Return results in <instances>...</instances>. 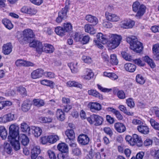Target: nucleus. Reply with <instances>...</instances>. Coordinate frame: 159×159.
I'll list each match as a JSON object with an SVG mask.
<instances>
[{
	"label": "nucleus",
	"mask_w": 159,
	"mask_h": 159,
	"mask_svg": "<svg viewBox=\"0 0 159 159\" xmlns=\"http://www.w3.org/2000/svg\"><path fill=\"white\" fill-rule=\"evenodd\" d=\"M110 62L113 65H117L118 63V61L117 58L116 56V55L115 54H113L111 55Z\"/></svg>",
	"instance_id": "obj_48"
},
{
	"label": "nucleus",
	"mask_w": 159,
	"mask_h": 159,
	"mask_svg": "<svg viewBox=\"0 0 159 159\" xmlns=\"http://www.w3.org/2000/svg\"><path fill=\"white\" fill-rule=\"evenodd\" d=\"M89 37L88 35L83 36L81 39V42L83 44H86L88 43L89 40Z\"/></svg>",
	"instance_id": "obj_56"
},
{
	"label": "nucleus",
	"mask_w": 159,
	"mask_h": 159,
	"mask_svg": "<svg viewBox=\"0 0 159 159\" xmlns=\"http://www.w3.org/2000/svg\"><path fill=\"white\" fill-rule=\"evenodd\" d=\"M30 47L36 48V52L39 54H41L42 52V44L39 41L34 40L31 42L29 44Z\"/></svg>",
	"instance_id": "obj_6"
},
{
	"label": "nucleus",
	"mask_w": 159,
	"mask_h": 159,
	"mask_svg": "<svg viewBox=\"0 0 159 159\" xmlns=\"http://www.w3.org/2000/svg\"><path fill=\"white\" fill-rule=\"evenodd\" d=\"M20 129L22 132L30 134V128L26 123L23 122L20 124Z\"/></svg>",
	"instance_id": "obj_24"
},
{
	"label": "nucleus",
	"mask_w": 159,
	"mask_h": 159,
	"mask_svg": "<svg viewBox=\"0 0 159 159\" xmlns=\"http://www.w3.org/2000/svg\"><path fill=\"white\" fill-rule=\"evenodd\" d=\"M55 31L57 34L61 36L65 35L66 33L64 28L60 26L56 28Z\"/></svg>",
	"instance_id": "obj_37"
},
{
	"label": "nucleus",
	"mask_w": 159,
	"mask_h": 159,
	"mask_svg": "<svg viewBox=\"0 0 159 159\" xmlns=\"http://www.w3.org/2000/svg\"><path fill=\"white\" fill-rule=\"evenodd\" d=\"M17 91L23 96H25L27 95V92L26 89L22 86H20L16 88Z\"/></svg>",
	"instance_id": "obj_46"
},
{
	"label": "nucleus",
	"mask_w": 159,
	"mask_h": 159,
	"mask_svg": "<svg viewBox=\"0 0 159 159\" xmlns=\"http://www.w3.org/2000/svg\"><path fill=\"white\" fill-rule=\"evenodd\" d=\"M109 45L112 49H115L117 47L122 40L120 35L117 34H111L109 36Z\"/></svg>",
	"instance_id": "obj_4"
},
{
	"label": "nucleus",
	"mask_w": 159,
	"mask_h": 159,
	"mask_svg": "<svg viewBox=\"0 0 159 159\" xmlns=\"http://www.w3.org/2000/svg\"><path fill=\"white\" fill-rule=\"evenodd\" d=\"M136 80L138 83L141 84H143L145 81L144 78L140 74H138L136 76Z\"/></svg>",
	"instance_id": "obj_44"
},
{
	"label": "nucleus",
	"mask_w": 159,
	"mask_h": 159,
	"mask_svg": "<svg viewBox=\"0 0 159 159\" xmlns=\"http://www.w3.org/2000/svg\"><path fill=\"white\" fill-rule=\"evenodd\" d=\"M42 52H44L46 53H52L54 51L53 47L51 45L48 43L42 44Z\"/></svg>",
	"instance_id": "obj_15"
},
{
	"label": "nucleus",
	"mask_w": 159,
	"mask_h": 159,
	"mask_svg": "<svg viewBox=\"0 0 159 159\" xmlns=\"http://www.w3.org/2000/svg\"><path fill=\"white\" fill-rule=\"evenodd\" d=\"M2 22L5 27L9 30H11L13 27V25L11 21L7 19H3Z\"/></svg>",
	"instance_id": "obj_34"
},
{
	"label": "nucleus",
	"mask_w": 159,
	"mask_h": 159,
	"mask_svg": "<svg viewBox=\"0 0 159 159\" xmlns=\"http://www.w3.org/2000/svg\"><path fill=\"white\" fill-rule=\"evenodd\" d=\"M23 35L25 38V40H26L29 38H33L34 34L32 30L30 29H26L23 31Z\"/></svg>",
	"instance_id": "obj_18"
},
{
	"label": "nucleus",
	"mask_w": 159,
	"mask_h": 159,
	"mask_svg": "<svg viewBox=\"0 0 159 159\" xmlns=\"http://www.w3.org/2000/svg\"><path fill=\"white\" fill-rule=\"evenodd\" d=\"M12 47L10 43L4 44L2 47V52L4 54L8 55L12 51Z\"/></svg>",
	"instance_id": "obj_17"
},
{
	"label": "nucleus",
	"mask_w": 159,
	"mask_h": 159,
	"mask_svg": "<svg viewBox=\"0 0 159 159\" xmlns=\"http://www.w3.org/2000/svg\"><path fill=\"white\" fill-rule=\"evenodd\" d=\"M132 8L133 11L137 12L135 16L139 18L143 15L146 9V7L144 5L140 4L139 2L137 1L133 3Z\"/></svg>",
	"instance_id": "obj_3"
},
{
	"label": "nucleus",
	"mask_w": 159,
	"mask_h": 159,
	"mask_svg": "<svg viewBox=\"0 0 159 159\" xmlns=\"http://www.w3.org/2000/svg\"><path fill=\"white\" fill-rule=\"evenodd\" d=\"M126 41L130 44V48L138 53L140 52L143 48L142 43L138 40L136 37L134 36L126 38Z\"/></svg>",
	"instance_id": "obj_2"
},
{
	"label": "nucleus",
	"mask_w": 159,
	"mask_h": 159,
	"mask_svg": "<svg viewBox=\"0 0 159 159\" xmlns=\"http://www.w3.org/2000/svg\"><path fill=\"white\" fill-rule=\"evenodd\" d=\"M132 141L131 142L132 146L136 144L138 146L140 147L143 145V142L141 137L137 134H134L133 135Z\"/></svg>",
	"instance_id": "obj_8"
},
{
	"label": "nucleus",
	"mask_w": 159,
	"mask_h": 159,
	"mask_svg": "<svg viewBox=\"0 0 159 159\" xmlns=\"http://www.w3.org/2000/svg\"><path fill=\"white\" fill-rule=\"evenodd\" d=\"M124 68L126 71L131 72H133L135 70L136 66L134 64L127 63L125 64Z\"/></svg>",
	"instance_id": "obj_25"
},
{
	"label": "nucleus",
	"mask_w": 159,
	"mask_h": 159,
	"mask_svg": "<svg viewBox=\"0 0 159 159\" xmlns=\"http://www.w3.org/2000/svg\"><path fill=\"white\" fill-rule=\"evenodd\" d=\"M150 122L151 126L155 129L159 130V123L156 122L153 119H151L150 120Z\"/></svg>",
	"instance_id": "obj_47"
},
{
	"label": "nucleus",
	"mask_w": 159,
	"mask_h": 159,
	"mask_svg": "<svg viewBox=\"0 0 159 159\" xmlns=\"http://www.w3.org/2000/svg\"><path fill=\"white\" fill-rule=\"evenodd\" d=\"M65 134L70 140H72L75 138V134L72 129H67L66 131Z\"/></svg>",
	"instance_id": "obj_36"
},
{
	"label": "nucleus",
	"mask_w": 159,
	"mask_h": 159,
	"mask_svg": "<svg viewBox=\"0 0 159 159\" xmlns=\"http://www.w3.org/2000/svg\"><path fill=\"white\" fill-rule=\"evenodd\" d=\"M87 120L90 124H94L96 126L101 125L103 121L102 117L95 114L91 115Z\"/></svg>",
	"instance_id": "obj_5"
},
{
	"label": "nucleus",
	"mask_w": 159,
	"mask_h": 159,
	"mask_svg": "<svg viewBox=\"0 0 159 159\" xmlns=\"http://www.w3.org/2000/svg\"><path fill=\"white\" fill-rule=\"evenodd\" d=\"M21 142L22 145L25 146L27 145L29 142L28 137L25 134H21L19 135Z\"/></svg>",
	"instance_id": "obj_30"
},
{
	"label": "nucleus",
	"mask_w": 159,
	"mask_h": 159,
	"mask_svg": "<svg viewBox=\"0 0 159 159\" xmlns=\"http://www.w3.org/2000/svg\"><path fill=\"white\" fill-rule=\"evenodd\" d=\"M96 37L97 39L96 40L103 44H106L108 42L106 36L105 35H103L102 33H98Z\"/></svg>",
	"instance_id": "obj_21"
},
{
	"label": "nucleus",
	"mask_w": 159,
	"mask_h": 159,
	"mask_svg": "<svg viewBox=\"0 0 159 159\" xmlns=\"http://www.w3.org/2000/svg\"><path fill=\"white\" fill-rule=\"evenodd\" d=\"M44 73V75L46 77L49 78H53L55 77V74L51 72H45Z\"/></svg>",
	"instance_id": "obj_58"
},
{
	"label": "nucleus",
	"mask_w": 159,
	"mask_h": 159,
	"mask_svg": "<svg viewBox=\"0 0 159 159\" xmlns=\"http://www.w3.org/2000/svg\"><path fill=\"white\" fill-rule=\"evenodd\" d=\"M95 152L91 150L89 152L88 154L86 156L87 159H93L94 157Z\"/></svg>",
	"instance_id": "obj_64"
},
{
	"label": "nucleus",
	"mask_w": 159,
	"mask_h": 159,
	"mask_svg": "<svg viewBox=\"0 0 159 159\" xmlns=\"http://www.w3.org/2000/svg\"><path fill=\"white\" fill-rule=\"evenodd\" d=\"M15 64L17 66H34L33 63L21 59L17 60L16 61Z\"/></svg>",
	"instance_id": "obj_11"
},
{
	"label": "nucleus",
	"mask_w": 159,
	"mask_h": 159,
	"mask_svg": "<svg viewBox=\"0 0 159 159\" xmlns=\"http://www.w3.org/2000/svg\"><path fill=\"white\" fill-rule=\"evenodd\" d=\"M68 65L70 68L71 71L73 73L75 74L78 72L79 67L77 62H75L68 63Z\"/></svg>",
	"instance_id": "obj_22"
},
{
	"label": "nucleus",
	"mask_w": 159,
	"mask_h": 159,
	"mask_svg": "<svg viewBox=\"0 0 159 159\" xmlns=\"http://www.w3.org/2000/svg\"><path fill=\"white\" fill-rule=\"evenodd\" d=\"M31 106V103L30 101H25L22 105L21 109L23 111L26 112L30 109Z\"/></svg>",
	"instance_id": "obj_31"
},
{
	"label": "nucleus",
	"mask_w": 159,
	"mask_h": 159,
	"mask_svg": "<svg viewBox=\"0 0 159 159\" xmlns=\"http://www.w3.org/2000/svg\"><path fill=\"white\" fill-rule=\"evenodd\" d=\"M73 38L74 40L76 42H81L82 35L78 33H75L74 34Z\"/></svg>",
	"instance_id": "obj_49"
},
{
	"label": "nucleus",
	"mask_w": 159,
	"mask_h": 159,
	"mask_svg": "<svg viewBox=\"0 0 159 159\" xmlns=\"http://www.w3.org/2000/svg\"><path fill=\"white\" fill-rule=\"evenodd\" d=\"M85 19L93 25H96L98 22V19L96 17L90 15H87L85 17Z\"/></svg>",
	"instance_id": "obj_23"
},
{
	"label": "nucleus",
	"mask_w": 159,
	"mask_h": 159,
	"mask_svg": "<svg viewBox=\"0 0 159 159\" xmlns=\"http://www.w3.org/2000/svg\"><path fill=\"white\" fill-rule=\"evenodd\" d=\"M114 126L116 131L120 133L124 132L126 129L125 125L123 124L120 122L115 123Z\"/></svg>",
	"instance_id": "obj_19"
},
{
	"label": "nucleus",
	"mask_w": 159,
	"mask_h": 159,
	"mask_svg": "<svg viewBox=\"0 0 159 159\" xmlns=\"http://www.w3.org/2000/svg\"><path fill=\"white\" fill-rule=\"evenodd\" d=\"M103 131L107 134L111 136L113 134V132L111 128L109 127H106L103 129Z\"/></svg>",
	"instance_id": "obj_62"
},
{
	"label": "nucleus",
	"mask_w": 159,
	"mask_h": 159,
	"mask_svg": "<svg viewBox=\"0 0 159 159\" xmlns=\"http://www.w3.org/2000/svg\"><path fill=\"white\" fill-rule=\"evenodd\" d=\"M40 83L42 85L48 86L52 88H53L54 85V82L47 80H41Z\"/></svg>",
	"instance_id": "obj_40"
},
{
	"label": "nucleus",
	"mask_w": 159,
	"mask_h": 159,
	"mask_svg": "<svg viewBox=\"0 0 159 159\" xmlns=\"http://www.w3.org/2000/svg\"><path fill=\"white\" fill-rule=\"evenodd\" d=\"M39 120L42 123H49L52 122V119L50 117H41Z\"/></svg>",
	"instance_id": "obj_50"
},
{
	"label": "nucleus",
	"mask_w": 159,
	"mask_h": 159,
	"mask_svg": "<svg viewBox=\"0 0 159 159\" xmlns=\"http://www.w3.org/2000/svg\"><path fill=\"white\" fill-rule=\"evenodd\" d=\"M48 153L50 159H56V156L53 151L49 150L48 151Z\"/></svg>",
	"instance_id": "obj_61"
},
{
	"label": "nucleus",
	"mask_w": 159,
	"mask_h": 159,
	"mask_svg": "<svg viewBox=\"0 0 159 159\" xmlns=\"http://www.w3.org/2000/svg\"><path fill=\"white\" fill-rule=\"evenodd\" d=\"M82 60L85 63H90L92 61L91 58L87 56H83L82 58Z\"/></svg>",
	"instance_id": "obj_54"
},
{
	"label": "nucleus",
	"mask_w": 159,
	"mask_h": 159,
	"mask_svg": "<svg viewBox=\"0 0 159 159\" xmlns=\"http://www.w3.org/2000/svg\"><path fill=\"white\" fill-rule=\"evenodd\" d=\"M78 140L80 144L85 145L88 144L89 141V139L87 135L82 134L79 136Z\"/></svg>",
	"instance_id": "obj_10"
},
{
	"label": "nucleus",
	"mask_w": 159,
	"mask_h": 159,
	"mask_svg": "<svg viewBox=\"0 0 159 159\" xmlns=\"http://www.w3.org/2000/svg\"><path fill=\"white\" fill-rule=\"evenodd\" d=\"M126 103L128 106L130 108L133 107L135 105L133 99L131 98H128L126 100Z\"/></svg>",
	"instance_id": "obj_57"
},
{
	"label": "nucleus",
	"mask_w": 159,
	"mask_h": 159,
	"mask_svg": "<svg viewBox=\"0 0 159 159\" xmlns=\"http://www.w3.org/2000/svg\"><path fill=\"white\" fill-rule=\"evenodd\" d=\"M88 93L89 95L98 98L100 99H101L102 98V95L95 90H89L88 91Z\"/></svg>",
	"instance_id": "obj_33"
},
{
	"label": "nucleus",
	"mask_w": 159,
	"mask_h": 159,
	"mask_svg": "<svg viewBox=\"0 0 159 159\" xmlns=\"http://www.w3.org/2000/svg\"><path fill=\"white\" fill-rule=\"evenodd\" d=\"M28 14L31 15H35L37 12V9L34 7H29Z\"/></svg>",
	"instance_id": "obj_53"
},
{
	"label": "nucleus",
	"mask_w": 159,
	"mask_h": 159,
	"mask_svg": "<svg viewBox=\"0 0 159 159\" xmlns=\"http://www.w3.org/2000/svg\"><path fill=\"white\" fill-rule=\"evenodd\" d=\"M4 150L8 154H10L12 151V149L9 143L5 142L3 145Z\"/></svg>",
	"instance_id": "obj_45"
},
{
	"label": "nucleus",
	"mask_w": 159,
	"mask_h": 159,
	"mask_svg": "<svg viewBox=\"0 0 159 159\" xmlns=\"http://www.w3.org/2000/svg\"><path fill=\"white\" fill-rule=\"evenodd\" d=\"M9 135L8 138L14 149L17 151L20 149L19 142V127L16 123L11 125L9 127Z\"/></svg>",
	"instance_id": "obj_1"
},
{
	"label": "nucleus",
	"mask_w": 159,
	"mask_h": 159,
	"mask_svg": "<svg viewBox=\"0 0 159 159\" xmlns=\"http://www.w3.org/2000/svg\"><path fill=\"white\" fill-rule=\"evenodd\" d=\"M58 150L63 153H66L68 151V147L67 145L64 143H59L57 146Z\"/></svg>",
	"instance_id": "obj_27"
},
{
	"label": "nucleus",
	"mask_w": 159,
	"mask_h": 159,
	"mask_svg": "<svg viewBox=\"0 0 159 159\" xmlns=\"http://www.w3.org/2000/svg\"><path fill=\"white\" fill-rule=\"evenodd\" d=\"M8 122L16 120L17 118V115L13 112L8 113L6 114Z\"/></svg>",
	"instance_id": "obj_35"
},
{
	"label": "nucleus",
	"mask_w": 159,
	"mask_h": 159,
	"mask_svg": "<svg viewBox=\"0 0 159 159\" xmlns=\"http://www.w3.org/2000/svg\"><path fill=\"white\" fill-rule=\"evenodd\" d=\"M64 30H65L66 33L72 30V27L70 23L64 24Z\"/></svg>",
	"instance_id": "obj_52"
},
{
	"label": "nucleus",
	"mask_w": 159,
	"mask_h": 159,
	"mask_svg": "<svg viewBox=\"0 0 159 159\" xmlns=\"http://www.w3.org/2000/svg\"><path fill=\"white\" fill-rule=\"evenodd\" d=\"M56 115L58 119L61 121H63L65 119V115L61 109H58L57 111Z\"/></svg>",
	"instance_id": "obj_38"
},
{
	"label": "nucleus",
	"mask_w": 159,
	"mask_h": 159,
	"mask_svg": "<svg viewBox=\"0 0 159 159\" xmlns=\"http://www.w3.org/2000/svg\"><path fill=\"white\" fill-rule=\"evenodd\" d=\"M33 102L34 105L38 107L43 106L44 104L43 100L40 99H34L33 100Z\"/></svg>",
	"instance_id": "obj_42"
},
{
	"label": "nucleus",
	"mask_w": 159,
	"mask_h": 159,
	"mask_svg": "<svg viewBox=\"0 0 159 159\" xmlns=\"http://www.w3.org/2000/svg\"><path fill=\"white\" fill-rule=\"evenodd\" d=\"M40 147L38 146H34L32 148L31 151V159H36L38 155L40 152Z\"/></svg>",
	"instance_id": "obj_16"
},
{
	"label": "nucleus",
	"mask_w": 159,
	"mask_h": 159,
	"mask_svg": "<svg viewBox=\"0 0 159 159\" xmlns=\"http://www.w3.org/2000/svg\"><path fill=\"white\" fill-rule=\"evenodd\" d=\"M73 154L76 156H79L81 154V151L78 148H75L72 149Z\"/></svg>",
	"instance_id": "obj_63"
},
{
	"label": "nucleus",
	"mask_w": 159,
	"mask_h": 159,
	"mask_svg": "<svg viewBox=\"0 0 159 159\" xmlns=\"http://www.w3.org/2000/svg\"><path fill=\"white\" fill-rule=\"evenodd\" d=\"M84 30L85 32L89 33L91 34H94L96 33V30L92 25L86 24L85 25Z\"/></svg>",
	"instance_id": "obj_29"
},
{
	"label": "nucleus",
	"mask_w": 159,
	"mask_h": 159,
	"mask_svg": "<svg viewBox=\"0 0 159 159\" xmlns=\"http://www.w3.org/2000/svg\"><path fill=\"white\" fill-rule=\"evenodd\" d=\"M152 51L154 54H157L159 53V44H156L153 45Z\"/></svg>",
	"instance_id": "obj_59"
},
{
	"label": "nucleus",
	"mask_w": 159,
	"mask_h": 159,
	"mask_svg": "<svg viewBox=\"0 0 159 159\" xmlns=\"http://www.w3.org/2000/svg\"><path fill=\"white\" fill-rule=\"evenodd\" d=\"M32 133L36 137L39 136L42 133V130L39 127L35 126H32L31 128Z\"/></svg>",
	"instance_id": "obj_26"
},
{
	"label": "nucleus",
	"mask_w": 159,
	"mask_h": 159,
	"mask_svg": "<svg viewBox=\"0 0 159 159\" xmlns=\"http://www.w3.org/2000/svg\"><path fill=\"white\" fill-rule=\"evenodd\" d=\"M90 110L92 112L99 111L101 109V106L99 103L96 102H91L89 104Z\"/></svg>",
	"instance_id": "obj_14"
},
{
	"label": "nucleus",
	"mask_w": 159,
	"mask_h": 159,
	"mask_svg": "<svg viewBox=\"0 0 159 159\" xmlns=\"http://www.w3.org/2000/svg\"><path fill=\"white\" fill-rule=\"evenodd\" d=\"M118 97L120 99H123L125 98V95L122 90L119 91L117 93Z\"/></svg>",
	"instance_id": "obj_60"
},
{
	"label": "nucleus",
	"mask_w": 159,
	"mask_h": 159,
	"mask_svg": "<svg viewBox=\"0 0 159 159\" xmlns=\"http://www.w3.org/2000/svg\"><path fill=\"white\" fill-rule=\"evenodd\" d=\"M66 86L68 87H75L81 88V84L75 81L69 80L66 83Z\"/></svg>",
	"instance_id": "obj_28"
},
{
	"label": "nucleus",
	"mask_w": 159,
	"mask_h": 159,
	"mask_svg": "<svg viewBox=\"0 0 159 159\" xmlns=\"http://www.w3.org/2000/svg\"><path fill=\"white\" fill-rule=\"evenodd\" d=\"M144 60L146 62L151 68L153 69L155 67L156 64L153 60L148 56H145L143 57Z\"/></svg>",
	"instance_id": "obj_32"
},
{
	"label": "nucleus",
	"mask_w": 159,
	"mask_h": 159,
	"mask_svg": "<svg viewBox=\"0 0 159 159\" xmlns=\"http://www.w3.org/2000/svg\"><path fill=\"white\" fill-rule=\"evenodd\" d=\"M103 74L104 76L110 78L112 80H115L118 78L117 75L113 73H108L105 72H104Z\"/></svg>",
	"instance_id": "obj_41"
},
{
	"label": "nucleus",
	"mask_w": 159,
	"mask_h": 159,
	"mask_svg": "<svg viewBox=\"0 0 159 159\" xmlns=\"http://www.w3.org/2000/svg\"><path fill=\"white\" fill-rule=\"evenodd\" d=\"M44 73L43 70L41 69H38L33 71L31 73L32 78L36 79L41 77Z\"/></svg>",
	"instance_id": "obj_12"
},
{
	"label": "nucleus",
	"mask_w": 159,
	"mask_h": 159,
	"mask_svg": "<svg viewBox=\"0 0 159 159\" xmlns=\"http://www.w3.org/2000/svg\"><path fill=\"white\" fill-rule=\"evenodd\" d=\"M67 10L66 9L62 8L61 11L58 12V15L65 19L67 17Z\"/></svg>",
	"instance_id": "obj_51"
},
{
	"label": "nucleus",
	"mask_w": 159,
	"mask_h": 159,
	"mask_svg": "<svg viewBox=\"0 0 159 159\" xmlns=\"http://www.w3.org/2000/svg\"><path fill=\"white\" fill-rule=\"evenodd\" d=\"M134 22L131 20H124L121 21L120 26L125 29L131 28L134 25Z\"/></svg>",
	"instance_id": "obj_7"
},
{
	"label": "nucleus",
	"mask_w": 159,
	"mask_h": 159,
	"mask_svg": "<svg viewBox=\"0 0 159 159\" xmlns=\"http://www.w3.org/2000/svg\"><path fill=\"white\" fill-rule=\"evenodd\" d=\"M118 108L121 111H123L125 113L129 115H131V113L127 111L126 107L122 105H120Z\"/></svg>",
	"instance_id": "obj_55"
},
{
	"label": "nucleus",
	"mask_w": 159,
	"mask_h": 159,
	"mask_svg": "<svg viewBox=\"0 0 159 159\" xmlns=\"http://www.w3.org/2000/svg\"><path fill=\"white\" fill-rule=\"evenodd\" d=\"M48 142L51 143H53L59 139V137L57 135H50L48 136Z\"/></svg>",
	"instance_id": "obj_43"
},
{
	"label": "nucleus",
	"mask_w": 159,
	"mask_h": 159,
	"mask_svg": "<svg viewBox=\"0 0 159 159\" xmlns=\"http://www.w3.org/2000/svg\"><path fill=\"white\" fill-rule=\"evenodd\" d=\"M94 75L92 70L89 69H87L85 70L84 75H82V79L85 80H90L93 77Z\"/></svg>",
	"instance_id": "obj_20"
},
{
	"label": "nucleus",
	"mask_w": 159,
	"mask_h": 159,
	"mask_svg": "<svg viewBox=\"0 0 159 159\" xmlns=\"http://www.w3.org/2000/svg\"><path fill=\"white\" fill-rule=\"evenodd\" d=\"M137 129L139 132L143 134H147L149 132V129L146 124L139 125Z\"/></svg>",
	"instance_id": "obj_13"
},
{
	"label": "nucleus",
	"mask_w": 159,
	"mask_h": 159,
	"mask_svg": "<svg viewBox=\"0 0 159 159\" xmlns=\"http://www.w3.org/2000/svg\"><path fill=\"white\" fill-rule=\"evenodd\" d=\"M7 131L5 128L3 126L0 127V136L3 139H5L7 137Z\"/></svg>",
	"instance_id": "obj_39"
},
{
	"label": "nucleus",
	"mask_w": 159,
	"mask_h": 159,
	"mask_svg": "<svg viewBox=\"0 0 159 159\" xmlns=\"http://www.w3.org/2000/svg\"><path fill=\"white\" fill-rule=\"evenodd\" d=\"M105 16L107 19L111 22H117L120 19L119 16L116 14L106 12L105 13Z\"/></svg>",
	"instance_id": "obj_9"
}]
</instances>
